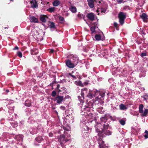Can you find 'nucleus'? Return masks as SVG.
I'll use <instances>...</instances> for the list:
<instances>
[{"mask_svg": "<svg viewBox=\"0 0 148 148\" xmlns=\"http://www.w3.org/2000/svg\"><path fill=\"white\" fill-rule=\"evenodd\" d=\"M13 0H10V1H13Z\"/></svg>", "mask_w": 148, "mask_h": 148, "instance_id": "61", "label": "nucleus"}, {"mask_svg": "<svg viewBox=\"0 0 148 148\" xmlns=\"http://www.w3.org/2000/svg\"><path fill=\"white\" fill-rule=\"evenodd\" d=\"M99 0H87L88 4L90 8H93L94 7V2L96 3L98 2V1Z\"/></svg>", "mask_w": 148, "mask_h": 148, "instance_id": "8", "label": "nucleus"}, {"mask_svg": "<svg viewBox=\"0 0 148 148\" xmlns=\"http://www.w3.org/2000/svg\"><path fill=\"white\" fill-rule=\"evenodd\" d=\"M58 90V92L59 93L61 91V90H60V89H59V90Z\"/></svg>", "mask_w": 148, "mask_h": 148, "instance_id": "58", "label": "nucleus"}, {"mask_svg": "<svg viewBox=\"0 0 148 148\" xmlns=\"http://www.w3.org/2000/svg\"><path fill=\"white\" fill-rule=\"evenodd\" d=\"M88 89L87 88H84L81 89L82 92H84V93L86 94L88 91Z\"/></svg>", "mask_w": 148, "mask_h": 148, "instance_id": "34", "label": "nucleus"}, {"mask_svg": "<svg viewBox=\"0 0 148 148\" xmlns=\"http://www.w3.org/2000/svg\"><path fill=\"white\" fill-rule=\"evenodd\" d=\"M99 92V94L97 95V99H96V100H97L98 99H101V97L103 98L105 95V93L103 92Z\"/></svg>", "mask_w": 148, "mask_h": 148, "instance_id": "14", "label": "nucleus"}, {"mask_svg": "<svg viewBox=\"0 0 148 148\" xmlns=\"http://www.w3.org/2000/svg\"><path fill=\"white\" fill-rule=\"evenodd\" d=\"M53 134L51 132H50L49 134V137H52L53 136Z\"/></svg>", "mask_w": 148, "mask_h": 148, "instance_id": "50", "label": "nucleus"}, {"mask_svg": "<svg viewBox=\"0 0 148 148\" xmlns=\"http://www.w3.org/2000/svg\"><path fill=\"white\" fill-rule=\"evenodd\" d=\"M112 134V132L110 130H107L104 133V134L106 135H111Z\"/></svg>", "mask_w": 148, "mask_h": 148, "instance_id": "32", "label": "nucleus"}, {"mask_svg": "<svg viewBox=\"0 0 148 148\" xmlns=\"http://www.w3.org/2000/svg\"><path fill=\"white\" fill-rule=\"evenodd\" d=\"M94 139H96L97 141L99 148H105L106 147V145L105 144V142L103 141L102 138L97 139V136H95L94 137Z\"/></svg>", "mask_w": 148, "mask_h": 148, "instance_id": "4", "label": "nucleus"}, {"mask_svg": "<svg viewBox=\"0 0 148 148\" xmlns=\"http://www.w3.org/2000/svg\"><path fill=\"white\" fill-rule=\"evenodd\" d=\"M96 27V26L95 25H94L92 27H91L90 28V30L92 32V34L93 33H94L95 32V28Z\"/></svg>", "mask_w": 148, "mask_h": 148, "instance_id": "29", "label": "nucleus"}, {"mask_svg": "<svg viewBox=\"0 0 148 148\" xmlns=\"http://www.w3.org/2000/svg\"><path fill=\"white\" fill-rule=\"evenodd\" d=\"M69 8L70 11L73 13H75L77 11V8L75 6L71 5L70 6Z\"/></svg>", "mask_w": 148, "mask_h": 148, "instance_id": "15", "label": "nucleus"}, {"mask_svg": "<svg viewBox=\"0 0 148 148\" xmlns=\"http://www.w3.org/2000/svg\"><path fill=\"white\" fill-rule=\"evenodd\" d=\"M109 126V125L108 123L106 125L103 124V128L101 130L102 132H104L106 130L108 129Z\"/></svg>", "mask_w": 148, "mask_h": 148, "instance_id": "22", "label": "nucleus"}, {"mask_svg": "<svg viewBox=\"0 0 148 148\" xmlns=\"http://www.w3.org/2000/svg\"><path fill=\"white\" fill-rule=\"evenodd\" d=\"M55 8L54 7H51L49 8L47 10V11L50 12H54L55 11Z\"/></svg>", "mask_w": 148, "mask_h": 148, "instance_id": "30", "label": "nucleus"}, {"mask_svg": "<svg viewBox=\"0 0 148 148\" xmlns=\"http://www.w3.org/2000/svg\"><path fill=\"white\" fill-rule=\"evenodd\" d=\"M35 140L38 143H40L44 139L41 136H39L36 137L35 138Z\"/></svg>", "mask_w": 148, "mask_h": 148, "instance_id": "20", "label": "nucleus"}, {"mask_svg": "<svg viewBox=\"0 0 148 148\" xmlns=\"http://www.w3.org/2000/svg\"><path fill=\"white\" fill-rule=\"evenodd\" d=\"M56 92L55 91H53L51 94V95L53 97H55L56 95Z\"/></svg>", "mask_w": 148, "mask_h": 148, "instance_id": "35", "label": "nucleus"}, {"mask_svg": "<svg viewBox=\"0 0 148 148\" xmlns=\"http://www.w3.org/2000/svg\"><path fill=\"white\" fill-rule=\"evenodd\" d=\"M114 26L116 28H117L118 27V24L116 22H114Z\"/></svg>", "mask_w": 148, "mask_h": 148, "instance_id": "46", "label": "nucleus"}, {"mask_svg": "<svg viewBox=\"0 0 148 148\" xmlns=\"http://www.w3.org/2000/svg\"><path fill=\"white\" fill-rule=\"evenodd\" d=\"M31 54L32 55H35L37 54L38 53V50L36 49H32L30 51Z\"/></svg>", "mask_w": 148, "mask_h": 148, "instance_id": "18", "label": "nucleus"}, {"mask_svg": "<svg viewBox=\"0 0 148 148\" xmlns=\"http://www.w3.org/2000/svg\"><path fill=\"white\" fill-rule=\"evenodd\" d=\"M60 23H62L63 22H61Z\"/></svg>", "mask_w": 148, "mask_h": 148, "instance_id": "63", "label": "nucleus"}, {"mask_svg": "<svg viewBox=\"0 0 148 148\" xmlns=\"http://www.w3.org/2000/svg\"><path fill=\"white\" fill-rule=\"evenodd\" d=\"M96 40L99 41L101 40V36L100 34H96L95 36Z\"/></svg>", "mask_w": 148, "mask_h": 148, "instance_id": "26", "label": "nucleus"}, {"mask_svg": "<svg viewBox=\"0 0 148 148\" xmlns=\"http://www.w3.org/2000/svg\"><path fill=\"white\" fill-rule=\"evenodd\" d=\"M65 62L66 65L69 68H73L76 66L74 63L69 59L66 60Z\"/></svg>", "mask_w": 148, "mask_h": 148, "instance_id": "6", "label": "nucleus"}, {"mask_svg": "<svg viewBox=\"0 0 148 148\" xmlns=\"http://www.w3.org/2000/svg\"><path fill=\"white\" fill-rule=\"evenodd\" d=\"M147 55V53H142L140 54V56L142 57H144L146 56Z\"/></svg>", "mask_w": 148, "mask_h": 148, "instance_id": "42", "label": "nucleus"}, {"mask_svg": "<svg viewBox=\"0 0 148 148\" xmlns=\"http://www.w3.org/2000/svg\"><path fill=\"white\" fill-rule=\"evenodd\" d=\"M99 93L97 91H95L90 90L87 96L90 99H91L95 97L96 99H97V96H98L97 95Z\"/></svg>", "mask_w": 148, "mask_h": 148, "instance_id": "2", "label": "nucleus"}, {"mask_svg": "<svg viewBox=\"0 0 148 148\" xmlns=\"http://www.w3.org/2000/svg\"><path fill=\"white\" fill-rule=\"evenodd\" d=\"M60 4V2L58 0L54 1L53 3V5L55 7L57 6Z\"/></svg>", "mask_w": 148, "mask_h": 148, "instance_id": "19", "label": "nucleus"}, {"mask_svg": "<svg viewBox=\"0 0 148 148\" xmlns=\"http://www.w3.org/2000/svg\"><path fill=\"white\" fill-rule=\"evenodd\" d=\"M88 84V82H84L83 84V85H84H84H87Z\"/></svg>", "mask_w": 148, "mask_h": 148, "instance_id": "53", "label": "nucleus"}, {"mask_svg": "<svg viewBox=\"0 0 148 148\" xmlns=\"http://www.w3.org/2000/svg\"><path fill=\"white\" fill-rule=\"evenodd\" d=\"M69 74L70 76L72 77L73 78V79H76V77L75 76L73 75H72L71 73H69Z\"/></svg>", "mask_w": 148, "mask_h": 148, "instance_id": "41", "label": "nucleus"}, {"mask_svg": "<svg viewBox=\"0 0 148 148\" xmlns=\"http://www.w3.org/2000/svg\"><path fill=\"white\" fill-rule=\"evenodd\" d=\"M25 105L27 107H30L31 105V101L29 100H26L25 103Z\"/></svg>", "mask_w": 148, "mask_h": 148, "instance_id": "23", "label": "nucleus"}, {"mask_svg": "<svg viewBox=\"0 0 148 148\" xmlns=\"http://www.w3.org/2000/svg\"><path fill=\"white\" fill-rule=\"evenodd\" d=\"M141 18L143 19L144 21L147 22V14L144 13H143L140 15Z\"/></svg>", "mask_w": 148, "mask_h": 148, "instance_id": "13", "label": "nucleus"}, {"mask_svg": "<svg viewBox=\"0 0 148 148\" xmlns=\"http://www.w3.org/2000/svg\"><path fill=\"white\" fill-rule=\"evenodd\" d=\"M78 99H79V100H82L83 99H82V96H78Z\"/></svg>", "mask_w": 148, "mask_h": 148, "instance_id": "49", "label": "nucleus"}, {"mask_svg": "<svg viewBox=\"0 0 148 148\" xmlns=\"http://www.w3.org/2000/svg\"><path fill=\"white\" fill-rule=\"evenodd\" d=\"M31 7L33 8H36L38 7V5L36 0H31L30 1Z\"/></svg>", "mask_w": 148, "mask_h": 148, "instance_id": "9", "label": "nucleus"}, {"mask_svg": "<svg viewBox=\"0 0 148 148\" xmlns=\"http://www.w3.org/2000/svg\"><path fill=\"white\" fill-rule=\"evenodd\" d=\"M17 54L18 56L20 58H21L22 56V54L21 52L20 51H18L17 52Z\"/></svg>", "mask_w": 148, "mask_h": 148, "instance_id": "38", "label": "nucleus"}, {"mask_svg": "<svg viewBox=\"0 0 148 148\" xmlns=\"http://www.w3.org/2000/svg\"><path fill=\"white\" fill-rule=\"evenodd\" d=\"M81 96L82 98V99H84V92H82L81 91Z\"/></svg>", "mask_w": 148, "mask_h": 148, "instance_id": "43", "label": "nucleus"}, {"mask_svg": "<svg viewBox=\"0 0 148 148\" xmlns=\"http://www.w3.org/2000/svg\"><path fill=\"white\" fill-rule=\"evenodd\" d=\"M101 12L103 13H105L106 10V8H101Z\"/></svg>", "mask_w": 148, "mask_h": 148, "instance_id": "37", "label": "nucleus"}, {"mask_svg": "<svg viewBox=\"0 0 148 148\" xmlns=\"http://www.w3.org/2000/svg\"><path fill=\"white\" fill-rule=\"evenodd\" d=\"M95 14L93 13H89L86 16L91 21H93L95 20Z\"/></svg>", "mask_w": 148, "mask_h": 148, "instance_id": "7", "label": "nucleus"}, {"mask_svg": "<svg viewBox=\"0 0 148 148\" xmlns=\"http://www.w3.org/2000/svg\"><path fill=\"white\" fill-rule=\"evenodd\" d=\"M98 2L99 3H101V1H100V0L99 1H98Z\"/></svg>", "mask_w": 148, "mask_h": 148, "instance_id": "59", "label": "nucleus"}, {"mask_svg": "<svg viewBox=\"0 0 148 148\" xmlns=\"http://www.w3.org/2000/svg\"><path fill=\"white\" fill-rule=\"evenodd\" d=\"M119 22L122 25L124 23L125 19L126 18V15L123 12H120L118 14Z\"/></svg>", "mask_w": 148, "mask_h": 148, "instance_id": "3", "label": "nucleus"}, {"mask_svg": "<svg viewBox=\"0 0 148 148\" xmlns=\"http://www.w3.org/2000/svg\"><path fill=\"white\" fill-rule=\"evenodd\" d=\"M4 28L5 29L8 28L7 27H5Z\"/></svg>", "mask_w": 148, "mask_h": 148, "instance_id": "60", "label": "nucleus"}, {"mask_svg": "<svg viewBox=\"0 0 148 148\" xmlns=\"http://www.w3.org/2000/svg\"><path fill=\"white\" fill-rule=\"evenodd\" d=\"M59 19L60 21H64V19L63 17L62 16H60L59 17Z\"/></svg>", "mask_w": 148, "mask_h": 148, "instance_id": "40", "label": "nucleus"}, {"mask_svg": "<svg viewBox=\"0 0 148 148\" xmlns=\"http://www.w3.org/2000/svg\"><path fill=\"white\" fill-rule=\"evenodd\" d=\"M142 97L145 100H147L148 99V96L147 95L143 96H142Z\"/></svg>", "mask_w": 148, "mask_h": 148, "instance_id": "39", "label": "nucleus"}, {"mask_svg": "<svg viewBox=\"0 0 148 148\" xmlns=\"http://www.w3.org/2000/svg\"><path fill=\"white\" fill-rule=\"evenodd\" d=\"M76 66L79 62L78 59L76 55H74L72 56V60L71 61Z\"/></svg>", "mask_w": 148, "mask_h": 148, "instance_id": "10", "label": "nucleus"}, {"mask_svg": "<svg viewBox=\"0 0 148 148\" xmlns=\"http://www.w3.org/2000/svg\"><path fill=\"white\" fill-rule=\"evenodd\" d=\"M143 105L142 104H141L139 106V112L140 113H142L143 112Z\"/></svg>", "mask_w": 148, "mask_h": 148, "instance_id": "24", "label": "nucleus"}, {"mask_svg": "<svg viewBox=\"0 0 148 148\" xmlns=\"http://www.w3.org/2000/svg\"><path fill=\"white\" fill-rule=\"evenodd\" d=\"M66 99L65 97L64 98L63 96H60L58 95L55 97L54 101H56L57 103L60 104L62 103V102L64 101Z\"/></svg>", "mask_w": 148, "mask_h": 148, "instance_id": "5", "label": "nucleus"}, {"mask_svg": "<svg viewBox=\"0 0 148 148\" xmlns=\"http://www.w3.org/2000/svg\"><path fill=\"white\" fill-rule=\"evenodd\" d=\"M49 27L51 28H53L54 29H56V26L55 25V23L53 22H50V25H49Z\"/></svg>", "mask_w": 148, "mask_h": 148, "instance_id": "27", "label": "nucleus"}, {"mask_svg": "<svg viewBox=\"0 0 148 148\" xmlns=\"http://www.w3.org/2000/svg\"><path fill=\"white\" fill-rule=\"evenodd\" d=\"M148 112V110L147 109H145V110L143 112V115L144 116H146Z\"/></svg>", "mask_w": 148, "mask_h": 148, "instance_id": "31", "label": "nucleus"}, {"mask_svg": "<svg viewBox=\"0 0 148 148\" xmlns=\"http://www.w3.org/2000/svg\"><path fill=\"white\" fill-rule=\"evenodd\" d=\"M66 132H64V134H61L58 139V141L60 142L61 146H63L65 145H66V142L69 140V139L67 138L66 137Z\"/></svg>", "mask_w": 148, "mask_h": 148, "instance_id": "1", "label": "nucleus"}, {"mask_svg": "<svg viewBox=\"0 0 148 148\" xmlns=\"http://www.w3.org/2000/svg\"><path fill=\"white\" fill-rule=\"evenodd\" d=\"M53 52H54V50L53 49H51L50 50V53H53Z\"/></svg>", "mask_w": 148, "mask_h": 148, "instance_id": "54", "label": "nucleus"}, {"mask_svg": "<svg viewBox=\"0 0 148 148\" xmlns=\"http://www.w3.org/2000/svg\"><path fill=\"white\" fill-rule=\"evenodd\" d=\"M123 9L125 10H127L130 9V7L128 6H125L124 7Z\"/></svg>", "mask_w": 148, "mask_h": 148, "instance_id": "44", "label": "nucleus"}, {"mask_svg": "<svg viewBox=\"0 0 148 148\" xmlns=\"http://www.w3.org/2000/svg\"><path fill=\"white\" fill-rule=\"evenodd\" d=\"M5 91L7 93H8L9 92V90L8 89H6L5 90Z\"/></svg>", "mask_w": 148, "mask_h": 148, "instance_id": "55", "label": "nucleus"}, {"mask_svg": "<svg viewBox=\"0 0 148 148\" xmlns=\"http://www.w3.org/2000/svg\"><path fill=\"white\" fill-rule=\"evenodd\" d=\"M86 136L87 137H89V133L88 132H86L85 133V134Z\"/></svg>", "mask_w": 148, "mask_h": 148, "instance_id": "48", "label": "nucleus"}, {"mask_svg": "<svg viewBox=\"0 0 148 148\" xmlns=\"http://www.w3.org/2000/svg\"><path fill=\"white\" fill-rule=\"evenodd\" d=\"M119 108L120 109L122 110H126L127 109V107L125 105L122 103L119 105Z\"/></svg>", "mask_w": 148, "mask_h": 148, "instance_id": "21", "label": "nucleus"}, {"mask_svg": "<svg viewBox=\"0 0 148 148\" xmlns=\"http://www.w3.org/2000/svg\"><path fill=\"white\" fill-rule=\"evenodd\" d=\"M64 130H66V129H64Z\"/></svg>", "mask_w": 148, "mask_h": 148, "instance_id": "62", "label": "nucleus"}, {"mask_svg": "<svg viewBox=\"0 0 148 148\" xmlns=\"http://www.w3.org/2000/svg\"><path fill=\"white\" fill-rule=\"evenodd\" d=\"M75 84L77 85H78L79 86H81V87H83L84 86V85L83 84H82V82L80 81L79 80L78 81H76L75 82Z\"/></svg>", "mask_w": 148, "mask_h": 148, "instance_id": "25", "label": "nucleus"}, {"mask_svg": "<svg viewBox=\"0 0 148 148\" xmlns=\"http://www.w3.org/2000/svg\"><path fill=\"white\" fill-rule=\"evenodd\" d=\"M48 17L46 15H41L40 17V20L43 23H45L47 21V19Z\"/></svg>", "mask_w": 148, "mask_h": 148, "instance_id": "11", "label": "nucleus"}, {"mask_svg": "<svg viewBox=\"0 0 148 148\" xmlns=\"http://www.w3.org/2000/svg\"><path fill=\"white\" fill-rule=\"evenodd\" d=\"M70 136H71V135H69H69H68V136H67V137H70Z\"/></svg>", "mask_w": 148, "mask_h": 148, "instance_id": "57", "label": "nucleus"}, {"mask_svg": "<svg viewBox=\"0 0 148 148\" xmlns=\"http://www.w3.org/2000/svg\"><path fill=\"white\" fill-rule=\"evenodd\" d=\"M119 122H120V123H121V124L123 125H124L125 123V121L124 120H121L119 121Z\"/></svg>", "mask_w": 148, "mask_h": 148, "instance_id": "36", "label": "nucleus"}, {"mask_svg": "<svg viewBox=\"0 0 148 148\" xmlns=\"http://www.w3.org/2000/svg\"><path fill=\"white\" fill-rule=\"evenodd\" d=\"M103 132H102V131H101V132H99L98 134V138L97 137V139H99L100 138H102L103 137H105V136L104 134H103Z\"/></svg>", "mask_w": 148, "mask_h": 148, "instance_id": "17", "label": "nucleus"}, {"mask_svg": "<svg viewBox=\"0 0 148 148\" xmlns=\"http://www.w3.org/2000/svg\"><path fill=\"white\" fill-rule=\"evenodd\" d=\"M101 121V122L105 123L107 120V119L106 116L104 117H102L100 119Z\"/></svg>", "mask_w": 148, "mask_h": 148, "instance_id": "28", "label": "nucleus"}, {"mask_svg": "<svg viewBox=\"0 0 148 148\" xmlns=\"http://www.w3.org/2000/svg\"><path fill=\"white\" fill-rule=\"evenodd\" d=\"M117 2L119 4L126 2V0H116Z\"/></svg>", "mask_w": 148, "mask_h": 148, "instance_id": "33", "label": "nucleus"}, {"mask_svg": "<svg viewBox=\"0 0 148 148\" xmlns=\"http://www.w3.org/2000/svg\"><path fill=\"white\" fill-rule=\"evenodd\" d=\"M60 108L63 110H64L65 109V107L63 106H60Z\"/></svg>", "mask_w": 148, "mask_h": 148, "instance_id": "47", "label": "nucleus"}, {"mask_svg": "<svg viewBox=\"0 0 148 148\" xmlns=\"http://www.w3.org/2000/svg\"><path fill=\"white\" fill-rule=\"evenodd\" d=\"M18 49V47L17 46H15L14 48L13 49V50H17Z\"/></svg>", "mask_w": 148, "mask_h": 148, "instance_id": "51", "label": "nucleus"}, {"mask_svg": "<svg viewBox=\"0 0 148 148\" xmlns=\"http://www.w3.org/2000/svg\"><path fill=\"white\" fill-rule=\"evenodd\" d=\"M30 20L31 22L38 23V21L37 18L34 16H32L30 18Z\"/></svg>", "mask_w": 148, "mask_h": 148, "instance_id": "16", "label": "nucleus"}, {"mask_svg": "<svg viewBox=\"0 0 148 148\" xmlns=\"http://www.w3.org/2000/svg\"><path fill=\"white\" fill-rule=\"evenodd\" d=\"M101 124L99 123L96 125L95 127V129L97 132H100L101 131L100 130V127H101Z\"/></svg>", "mask_w": 148, "mask_h": 148, "instance_id": "12", "label": "nucleus"}, {"mask_svg": "<svg viewBox=\"0 0 148 148\" xmlns=\"http://www.w3.org/2000/svg\"><path fill=\"white\" fill-rule=\"evenodd\" d=\"M60 88V85L58 84L57 85L56 88L58 89V90H59V88Z\"/></svg>", "mask_w": 148, "mask_h": 148, "instance_id": "52", "label": "nucleus"}, {"mask_svg": "<svg viewBox=\"0 0 148 148\" xmlns=\"http://www.w3.org/2000/svg\"><path fill=\"white\" fill-rule=\"evenodd\" d=\"M27 30H30V27H27Z\"/></svg>", "mask_w": 148, "mask_h": 148, "instance_id": "56", "label": "nucleus"}, {"mask_svg": "<svg viewBox=\"0 0 148 148\" xmlns=\"http://www.w3.org/2000/svg\"><path fill=\"white\" fill-rule=\"evenodd\" d=\"M140 34H144V35H145L146 34L145 33L144 31L143 30H142L141 31H140Z\"/></svg>", "mask_w": 148, "mask_h": 148, "instance_id": "45", "label": "nucleus"}]
</instances>
